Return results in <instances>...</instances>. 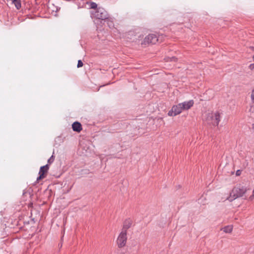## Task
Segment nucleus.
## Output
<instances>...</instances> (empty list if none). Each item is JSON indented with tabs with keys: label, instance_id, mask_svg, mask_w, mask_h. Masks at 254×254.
<instances>
[{
	"label": "nucleus",
	"instance_id": "4be33fe9",
	"mask_svg": "<svg viewBox=\"0 0 254 254\" xmlns=\"http://www.w3.org/2000/svg\"><path fill=\"white\" fill-rule=\"evenodd\" d=\"M250 48H251L252 50L254 51V46H252V47H250Z\"/></svg>",
	"mask_w": 254,
	"mask_h": 254
},
{
	"label": "nucleus",
	"instance_id": "a211bd4d",
	"mask_svg": "<svg viewBox=\"0 0 254 254\" xmlns=\"http://www.w3.org/2000/svg\"><path fill=\"white\" fill-rule=\"evenodd\" d=\"M251 99L252 101L254 103V89L252 91Z\"/></svg>",
	"mask_w": 254,
	"mask_h": 254
},
{
	"label": "nucleus",
	"instance_id": "f3484780",
	"mask_svg": "<svg viewBox=\"0 0 254 254\" xmlns=\"http://www.w3.org/2000/svg\"><path fill=\"white\" fill-rule=\"evenodd\" d=\"M39 174V176L38 177H37V181H38L40 180H41L45 177V176L43 175V174Z\"/></svg>",
	"mask_w": 254,
	"mask_h": 254
},
{
	"label": "nucleus",
	"instance_id": "6e6552de",
	"mask_svg": "<svg viewBox=\"0 0 254 254\" xmlns=\"http://www.w3.org/2000/svg\"><path fill=\"white\" fill-rule=\"evenodd\" d=\"M131 225L132 221L130 219H128L126 220L124 223L122 231L127 233V229L131 227Z\"/></svg>",
	"mask_w": 254,
	"mask_h": 254
},
{
	"label": "nucleus",
	"instance_id": "dca6fc26",
	"mask_svg": "<svg viewBox=\"0 0 254 254\" xmlns=\"http://www.w3.org/2000/svg\"><path fill=\"white\" fill-rule=\"evenodd\" d=\"M83 66V63L81 61V60H79L78 61V63H77V67L79 68V67H81Z\"/></svg>",
	"mask_w": 254,
	"mask_h": 254
},
{
	"label": "nucleus",
	"instance_id": "2eb2a0df",
	"mask_svg": "<svg viewBox=\"0 0 254 254\" xmlns=\"http://www.w3.org/2000/svg\"><path fill=\"white\" fill-rule=\"evenodd\" d=\"M54 160V156L53 155H52V156L48 160V163L49 164H51L53 162Z\"/></svg>",
	"mask_w": 254,
	"mask_h": 254
},
{
	"label": "nucleus",
	"instance_id": "20e7f679",
	"mask_svg": "<svg viewBox=\"0 0 254 254\" xmlns=\"http://www.w3.org/2000/svg\"><path fill=\"white\" fill-rule=\"evenodd\" d=\"M127 233L124 231H121L120 233L118 239H117V243L118 246L120 248H122L124 247L127 243Z\"/></svg>",
	"mask_w": 254,
	"mask_h": 254
},
{
	"label": "nucleus",
	"instance_id": "6ab92c4d",
	"mask_svg": "<svg viewBox=\"0 0 254 254\" xmlns=\"http://www.w3.org/2000/svg\"><path fill=\"white\" fill-rule=\"evenodd\" d=\"M242 171L241 170H238L236 172V175L239 176L241 174Z\"/></svg>",
	"mask_w": 254,
	"mask_h": 254
},
{
	"label": "nucleus",
	"instance_id": "7ed1b4c3",
	"mask_svg": "<svg viewBox=\"0 0 254 254\" xmlns=\"http://www.w3.org/2000/svg\"><path fill=\"white\" fill-rule=\"evenodd\" d=\"M92 14L93 17L98 19L105 20L109 17L107 11L104 8L101 7L97 8Z\"/></svg>",
	"mask_w": 254,
	"mask_h": 254
},
{
	"label": "nucleus",
	"instance_id": "39448f33",
	"mask_svg": "<svg viewBox=\"0 0 254 254\" xmlns=\"http://www.w3.org/2000/svg\"><path fill=\"white\" fill-rule=\"evenodd\" d=\"M158 41V37L156 34H151L148 35L147 36L145 37L143 40V42L142 44H155Z\"/></svg>",
	"mask_w": 254,
	"mask_h": 254
},
{
	"label": "nucleus",
	"instance_id": "412c9836",
	"mask_svg": "<svg viewBox=\"0 0 254 254\" xmlns=\"http://www.w3.org/2000/svg\"><path fill=\"white\" fill-rule=\"evenodd\" d=\"M108 24L110 28L113 26L112 22L108 21Z\"/></svg>",
	"mask_w": 254,
	"mask_h": 254
},
{
	"label": "nucleus",
	"instance_id": "5701e85b",
	"mask_svg": "<svg viewBox=\"0 0 254 254\" xmlns=\"http://www.w3.org/2000/svg\"><path fill=\"white\" fill-rule=\"evenodd\" d=\"M201 198H199V199H198V202H199V203H202V202H201Z\"/></svg>",
	"mask_w": 254,
	"mask_h": 254
},
{
	"label": "nucleus",
	"instance_id": "f03ea898",
	"mask_svg": "<svg viewBox=\"0 0 254 254\" xmlns=\"http://www.w3.org/2000/svg\"><path fill=\"white\" fill-rule=\"evenodd\" d=\"M205 120L208 124L217 126L220 121V113L218 112L208 113L206 115Z\"/></svg>",
	"mask_w": 254,
	"mask_h": 254
},
{
	"label": "nucleus",
	"instance_id": "9d476101",
	"mask_svg": "<svg viewBox=\"0 0 254 254\" xmlns=\"http://www.w3.org/2000/svg\"><path fill=\"white\" fill-rule=\"evenodd\" d=\"M49 167L48 164L42 166L40 168L39 174H41L44 175L45 173H47L49 170Z\"/></svg>",
	"mask_w": 254,
	"mask_h": 254
},
{
	"label": "nucleus",
	"instance_id": "f257e3e1",
	"mask_svg": "<svg viewBox=\"0 0 254 254\" xmlns=\"http://www.w3.org/2000/svg\"><path fill=\"white\" fill-rule=\"evenodd\" d=\"M247 189L244 186H238L235 187L231 191L230 196L228 198V199L230 201H232L233 200L236 199L238 197H242L246 193Z\"/></svg>",
	"mask_w": 254,
	"mask_h": 254
},
{
	"label": "nucleus",
	"instance_id": "ddd939ff",
	"mask_svg": "<svg viewBox=\"0 0 254 254\" xmlns=\"http://www.w3.org/2000/svg\"><path fill=\"white\" fill-rule=\"evenodd\" d=\"M90 7L92 9H95V10L98 8L97 4L94 2H91L90 4Z\"/></svg>",
	"mask_w": 254,
	"mask_h": 254
},
{
	"label": "nucleus",
	"instance_id": "423d86ee",
	"mask_svg": "<svg viewBox=\"0 0 254 254\" xmlns=\"http://www.w3.org/2000/svg\"><path fill=\"white\" fill-rule=\"evenodd\" d=\"M183 111L182 106L180 103L174 105L172 109L169 111L168 115L169 116H175L180 114Z\"/></svg>",
	"mask_w": 254,
	"mask_h": 254
},
{
	"label": "nucleus",
	"instance_id": "1a4fd4ad",
	"mask_svg": "<svg viewBox=\"0 0 254 254\" xmlns=\"http://www.w3.org/2000/svg\"><path fill=\"white\" fill-rule=\"evenodd\" d=\"M72 128L73 131L78 132H80L82 130L81 125L78 122H75L72 124Z\"/></svg>",
	"mask_w": 254,
	"mask_h": 254
},
{
	"label": "nucleus",
	"instance_id": "9b49d317",
	"mask_svg": "<svg viewBox=\"0 0 254 254\" xmlns=\"http://www.w3.org/2000/svg\"><path fill=\"white\" fill-rule=\"evenodd\" d=\"M12 2L15 5V6L17 9L20 8L21 6V0H12Z\"/></svg>",
	"mask_w": 254,
	"mask_h": 254
},
{
	"label": "nucleus",
	"instance_id": "f8f14e48",
	"mask_svg": "<svg viewBox=\"0 0 254 254\" xmlns=\"http://www.w3.org/2000/svg\"><path fill=\"white\" fill-rule=\"evenodd\" d=\"M233 227L231 225L227 226L223 228V231L227 233H230L232 232Z\"/></svg>",
	"mask_w": 254,
	"mask_h": 254
},
{
	"label": "nucleus",
	"instance_id": "0eeeda50",
	"mask_svg": "<svg viewBox=\"0 0 254 254\" xmlns=\"http://www.w3.org/2000/svg\"><path fill=\"white\" fill-rule=\"evenodd\" d=\"M180 104L181 105L183 110H188L191 107L193 106L194 104V101L192 100H190L189 101H185Z\"/></svg>",
	"mask_w": 254,
	"mask_h": 254
},
{
	"label": "nucleus",
	"instance_id": "aec40b11",
	"mask_svg": "<svg viewBox=\"0 0 254 254\" xmlns=\"http://www.w3.org/2000/svg\"><path fill=\"white\" fill-rule=\"evenodd\" d=\"M249 68L251 69H254V64H252L249 65Z\"/></svg>",
	"mask_w": 254,
	"mask_h": 254
},
{
	"label": "nucleus",
	"instance_id": "4468645a",
	"mask_svg": "<svg viewBox=\"0 0 254 254\" xmlns=\"http://www.w3.org/2000/svg\"><path fill=\"white\" fill-rule=\"evenodd\" d=\"M177 61V59L175 57H172L171 58H167V61H171V62H176Z\"/></svg>",
	"mask_w": 254,
	"mask_h": 254
}]
</instances>
